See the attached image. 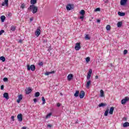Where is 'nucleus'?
Returning <instances> with one entry per match:
<instances>
[{
  "label": "nucleus",
  "mask_w": 129,
  "mask_h": 129,
  "mask_svg": "<svg viewBox=\"0 0 129 129\" xmlns=\"http://www.w3.org/2000/svg\"><path fill=\"white\" fill-rule=\"evenodd\" d=\"M28 10L31 11L33 14H36L38 12V7L35 5H30Z\"/></svg>",
  "instance_id": "1"
},
{
  "label": "nucleus",
  "mask_w": 129,
  "mask_h": 129,
  "mask_svg": "<svg viewBox=\"0 0 129 129\" xmlns=\"http://www.w3.org/2000/svg\"><path fill=\"white\" fill-rule=\"evenodd\" d=\"M27 70L28 71H30V70H31V71H35L36 70V66L35 65L32 64L30 66V64H27Z\"/></svg>",
  "instance_id": "2"
},
{
  "label": "nucleus",
  "mask_w": 129,
  "mask_h": 129,
  "mask_svg": "<svg viewBox=\"0 0 129 129\" xmlns=\"http://www.w3.org/2000/svg\"><path fill=\"white\" fill-rule=\"evenodd\" d=\"M74 9V5L73 4H68L67 6V11H72Z\"/></svg>",
  "instance_id": "3"
},
{
  "label": "nucleus",
  "mask_w": 129,
  "mask_h": 129,
  "mask_svg": "<svg viewBox=\"0 0 129 129\" xmlns=\"http://www.w3.org/2000/svg\"><path fill=\"white\" fill-rule=\"evenodd\" d=\"M128 100H129V97H125L124 99L121 100V104H125V103H126V102L128 101Z\"/></svg>",
  "instance_id": "4"
},
{
  "label": "nucleus",
  "mask_w": 129,
  "mask_h": 129,
  "mask_svg": "<svg viewBox=\"0 0 129 129\" xmlns=\"http://www.w3.org/2000/svg\"><path fill=\"white\" fill-rule=\"evenodd\" d=\"M75 49V50H76V51H79V50H80V49H81V46H80V42L76 43Z\"/></svg>",
  "instance_id": "5"
},
{
  "label": "nucleus",
  "mask_w": 129,
  "mask_h": 129,
  "mask_svg": "<svg viewBox=\"0 0 129 129\" xmlns=\"http://www.w3.org/2000/svg\"><path fill=\"white\" fill-rule=\"evenodd\" d=\"M79 96L80 98H83L84 96H85V92L84 91H81L79 93Z\"/></svg>",
  "instance_id": "6"
},
{
  "label": "nucleus",
  "mask_w": 129,
  "mask_h": 129,
  "mask_svg": "<svg viewBox=\"0 0 129 129\" xmlns=\"http://www.w3.org/2000/svg\"><path fill=\"white\" fill-rule=\"evenodd\" d=\"M4 6H6V7H9V0H5L4 2L2 4V7H4Z\"/></svg>",
  "instance_id": "7"
},
{
  "label": "nucleus",
  "mask_w": 129,
  "mask_h": 129,
  "mask_svg": "<svg viewBox=\"0 0 129 129\" xmlns=\"http://www.w3.org/2000/svg\"><path fill=\"white\" fill-rule=\"evenodd\" d=\"M17 118H18L19 121H23V114H19L17 115Z\"/></svg>",
  "instance_id": "8"
},
{
  "label": "nucleus",
  "mask_w": 129,
  "mask_h": 129,
  "mask_svg": "<svg viewBox=\"0 0 129 129\" xmlns=\"http://www.w3.org/2000/svg\"><path fill=\"white\" fill-rule=\"evenodd\" d=\"M22 99H23V95H22V94L19 95L18 99L17 100V103H20V102H21V100H22Z\"/></svg>",
  "instance_id": "9"
},
{
  "label": "nucleus",
  "mask_w": 129,
  "mask_h": 129,
  "mask_svg": "<svg viewBox=\"0 0 129 129\" xmlns=\"http://www.w3.org/2000/svg\"><path fill=\"white\" fill-rule=\"evenodd\" d=\"M41 34V30L37 29L35 31V35L37 37H39Z\"/></svg>",
  "instance_id": "10"
},
{
  "label": "nucleus",
  "mask_w": 129,
  "mask_h": 129,
  "mask_svg": "<svg viewBox=\"0 0 129 129\" xmlns=\"http://www.w3.org/2000/svg\"><path fill=\"white\" fill-rule=\"evenodd\" d=\"M72 79H73V74H70L68 76V81H71Z\"/></svg>",
  "instance_id": "11"
},
{
  "label": "nucleus",
  "mask_w": 129,
  "mask_h": 129,
  "mask_svg": "<svg viewBox=\"0 0 129 129\" xmlns=\"http://www.w3.org/2000/svg\"><path fill=\"white\" fill-rule=\"evenodd\" d=\"M127 3V0H121L120 5L121 6H125Z\"/></svg>",
  "instance_id": "12"
},
{
  "label": "nucleus",
  "mask_w": 129,
  "mask_h": 129,
  "mask_svg": "<svg viewBox=\"0 0 129 129\" xmlns=\"http://www.w3.org/2000/svg\"><path fill=\"white\" fill-rule=\"evenodd\" d=\"M25 91H26V94H30V93L32 92V89L29 87L25 90Z\"/></svg>",
  "instance_id": "13"
},
{
  "label": "nucleus",
  "mask_w": 129,
  "mask_h": 129,
  "mask_svg": "<svg viewBox=\"0 0 129 129\" xmlns=\"http://www.w3.org/2000/svg\"><path fill=\"white\" fill-rule=\"evenodd\" d=\"M107 105V103H101L98 105L99 107H103L104 106H106Z\"/></svg>",
  "instance_id": "14"
},
{
  "label": "nucleus",
  "mask_w": 129,
  "mask_h": 129,
  "mask_svg": "<svg viewBox=\"0 0 129 129\" xmlns=\"http://www.w3.org/2000/svg\"><path fill=\"white\" fill-rule=\"evenodd\" d=\"M114 110V107H111L110 108V110L109 111V113L110 114H113V111Z\"/></svg>",
  "instance_id": "15"
},
{
  "label": "nucleus",
  "mask_w": 129,
  "mask_h": 129,
  "mask_svg": "<svg viewBox=\"0 0 129 129\" xmlns=\"http://www.w3.org/2000/svg\"><path fill=\"white\" fill-rule=\"evenodd\" d=\"M79 93L80 92L79 90L76 91L75 94H74V96H75V97H78V96H79Z\"/></svg>",
  "instance_id": "16"
},
{
  "label": "nucleus",
  "mask_w": 129,
  "mask_h": 129,
  "mask_svg": "<svg viewBox=\"0 0 129 129\" xmlns=\"http://www.w3.org/2000/svg\"><path fill=\"white\" fill-rule=\"evenodd\" d=\"M3 96L4 98H6V99H9V98H10V97H9V94L8 93H5Z\"/></svg>",
  "instance_id": "17"
},
{
  "label": "nucleus",
  "mask_w": 129,
  "mask_h": 129,
  "mask_svg": "<svg viewBox=\"0 0 129 129\" xmlns=\"http://www.w3.org/2000/svg\"><path fill=\"white\" fill-rule=\"evenodd\" d=\"M30 4L32 5V6H34V5L37 4V0H31Z\"/></svg>",
  "instance_id": "18"
},
{
  "label": "nucleus",
  "mask_w": 129,
  "mask_h": 129,
  "mask_svg": "<svg viewBox=\"0 0 129 129\" xmlns=\"http://www.w3.org/2000/svg\"><path fill=\"white\" fill-rule=\"evenodd\" d=\"M118 15L120 17H124V16H125V13H123V12H118Z\"/></svg>",
  "instance_id": "19"
},
{
  "label": "nucleus",
  "mask_w": 129,
  "mask_h": 129,
  "mask_svg": "<svg viewBox=\"0 0 129 129\" xmlns=\"http://www.w3.org/2000/svg\"><path fill=\"white\" fill-rule=\"evenodd\" d=\"M90 84H91V81L89 80L87 82V84H86L87 88H89V86H90Z\"/></svg>",
  "instance_id": "20"
},
{
  "label": "nucleus",
  "mask_w": 129,
  "mask_h": 129,
  "mask_svg": "<svg viewBox=\"0 0 129 129\" xmlns=\"http://www.w3.org/2000/svg\"><path fill=\"white\" fill-rule=\"evenodd\" d=\"M123 127H126L127 126H129V122H125L123 124Z\"/></svg>",
  "instance_id": "21"
},
{
  "label": "nucleus",
  "mask_w": 129,
  "mask_h": 129,
  "mask_svg": "<svg viewBox=\"0 0 129 129\" xmlns=\"http://www.w3.org/2000/svg\"><path fill=\"white\" fill-rule=\"evenodd\" d=\"M1 21L2 23H4L5 22V20H6V16H2L1 17Z\"/></svg>",
  "instance_id": "22"
},
{
  "label": "nucleus",
  "mask_w": 129,
  "mask_h": 129,
  "mask_svg": "<svg viewBox=\"0 0 129 129\" xmlns=\"http://www.w3.org/2000/svg\"><path fill=\"white\" fill-rule=\"evenodd\" d=\"M100 94L101 97H103V96H104V92L102 90H101L100 92Z\"/></svg>",
  "instance_id": "23"
},
{
  "label": "nucleus",
  "mask_w": 129,
  "mask_h": 129,
  "mask_svg": "<svg viewBox=\"0 0 129 129\" xmlns=\"http://www.w3.org/2000/svg\"><path fill=\"white\" fill-rule=\"evenodd\" d=\"M118 28H120L122 26V22H118L117 24Z\"/></svg>",
  "instance_id": "24"
},
{
  "label": "nucleus",
  "mask_w": 129,
  "mask_h": 129,
  "mask_svg": "<svg viewBox=\"0 0 129 129\" xmlns=\"http://www.w3.org/2000/svg\"><path fill=\"white\" fill-rule=\"evenodd\" d=\"M109 111V109H107L106 110V111H105L104 113V116H107V115H108V112Z\"/></svg>",
  "instance_id": "25"
},
{
  "label": "nucleus",
  "mask_w": 129,
  "mask_h": 129,
  "mask_svg": "<svg viewBox=\"0 0 129 129\" xmlns=\"http://www.w3.org/2000/svg\"><path fill=\"white\" fill-rule=\"evenodd\" d=\"M11 31L12 32H15L16 31V27L14 26H12L11 27Z\"/></svg>",
  "instance_id": "26"
},
{
  "label": "nucleus",
  "mask_w": 129,
  "mask_h": 129,
  "mask_svg": "<svg viewBox=\"0 0 129 129\" xmlns=\"http://www.w3.org/2000/svg\"><path fill=\"white\" fill-rule=\"evenodd\" d=\"M80 14L82 15V16H84L85 15V11H84V10H81L80 12Z\"/></svg>",
  "instance_id": "27"
},
{
  "label": "nucleus",
  "mask_w": 129,
  "mask_h": 129,
  "mask_svg": "<svg viewBox=\"0 0 129 129\" xmlns=\"http://www.w3.org/2000/svg\"><path fill=\"white\" fill-rule=\"evenodd\" d=\"M34 96L35 97H39V96H40V92H37L35 93Z\"/></svg>",
  "instance_id": "28"
},
{
  "label": "nucleus",
  "mask_w": 129,
  "mask_h": 129,
  "mask_svg": "<svg viewBox=\"0 0 129 129\" xmlns=\"http://www.w3.org/2000/svg\"><path fill=\"white\" fill-rule=\"evenodd\" d=\"M0 60H1V61L3 62H5V61H6V57L4 56H1L0 57Z\"/></svg>",
  "instance_id": "29"
},
{
  "label": "nucleus",
  "mask_w": 129,
  "mask_h": 129,
  "mask_svg": "<svg viewBox=\"0 0 129 129\" xmlns=\"http://www.w3.org/2000/svg\"><path fill=\"white\" fill-rule=\"evenodd\" d=\"M42 104H45L46 103V100L44 97H42Z\"/></svg>",
  "instance_id": "30"
},
{
  "label": "nucleus",
  "mask_w": 129,
  "mask_h": 129,
  "mask_svg": "<svg viewBox=\"0 0 129 129\" xmlns=\"http://www.w3.org/2000/svg\"><path fill=\"white\" fill-rule=\"evenodd\" d=\"M25 7H26V5H25L24 3L21 4V9H22V10H24V9H25Z\"/></svg>",
  "instance_id": "31"
},
{
  "label": "nucleus",
  "mask_w": 129,
  "mask_h": 129,
  "mask_svg": "<svg viewBox=\"0 0 129 129\" xmlns=\"http://www.w3.org/2000/svg\"><path fill=\"white\" fill-rule=\"evenodd\" d=\"M85 39L86 40H90V37H89V35L86 34Z\"/></svg>",
  "instance_id": "32"
},
{
  "label": "nucleus",
  "mask_w": 129,
  "mask_h": 129,
  "mask_svg": "<svg viewBox=\"0 0 129 129\" xmlns=\"http://www.w3.org/2000/svg\"><path fill=\"white\" fill-rule=\"evenodd\" d=\"M106 29L107 30V31H109L110 30V25H107L106 27Z\"/></svg>",
  "instance_id": "33"
},
{
  "label": "nucleus",
  "mask_w": 129,
  "mask_h": 129,
  "mask_svg": "<svg viewBox=\"0 0 129 129\" xmlns=\"http://www.w3.org/2000/svg\"><path fill=\"white\" fill-rule=\"evenodd\" d=\"M51 115H52V113H48L45 117V118H49V117H50V116H51Z\"/></svg>",
  "instance_id": "34"
},
{
  "label": "nucleus",
  "mask_w": 129,
  "mask_h": 129,
  "mask_svg": "<svg viewBox=\"0 0 129 129\" xmlns=\"http://www.w3.org/2000/svg\"><path fill=\"white\" fill-rule=\"evenodd\" d=\"M86 61L87 63H88V62H90V57H86Z\"/></svg>",
  "instance_id": "35"
},
{
  "label": "nucleus",
  "mask_w": 129,
  "mask_h": 129,
  "mask_svg": "<svg viewBox=\"0 0 129 129\" xmlns=\"http://www.w3.org/2000/svg\"><path fill=\"white\" fill-rule=\"evenodd\" d=\"M92 74V70L90 69L88 73V75H91Z\"/></svg>",
  "instance_id": "36"
},
{
  "label": "nucleus",
  "mask_w": 129,
  "mask_h": 129,
  "mask_svg": "<svg viewBox=\"0 0 129 129\" xmlns=\"http://www.w3.org/2000/svg\"><path fill=\"white\" fill-rule=\"evenodd\" d=\"M39 66H43L44 65V63L42 61L38 63Z\"/></svg>",
  "instance_id": "37"
},
{
  "label": "nucleus",
  "mask_w": 129,
  "mask_h": 129,
  "mask_svg": "<svg viewBox=\"0 0 129 129\" xmlns=\"http://www.w3.org/2000/svg\"><path fill=\"white\" fill-rule=\"evenodd\" d=\"M91 77V75H88L87 77V80H89L90 79Z\"/></svg>",
  "instance_id": "38"
},
{
  "label": "nucleus",
  "mask_w": 129,
  "mask_h": 129,
  "mask_svg": "<svg viewBox=\"0 0 129 129\" xmlns=\"http://www.w3.org/2000/svg\"><path fill=\"white\" fill-rule=\"evenodd\" d=\"M8 80L9 79L7 78H4L3 79V81H4V82H7Z\"/></svg>",
  "instance_id": "39"
},
{
  "label": "nucleus",
  "mask_w": 129,
  "mask_h": 129,
  "mask_svg": "<svg viewBox=\"0 0 129 129\" xmlns=\"http://www.w3.org/2000/svg\"><path fill=\"white\" fill-rule=\"evenodd\" d=\"M126 54H127V50L125 49V50H124V51H123V54L126 55Z\"/></svg>",
  "instance_id": "40"
},
{
  "label": "nucleus",
  "mask_w": 129,
  "mask_h": 129,
  "mask_svg": "<svg viewBox=\"0 0 129 129\" xmlns=\"http://www.w3.org/2000/svg\"><path fill=\"white\" fill-rule=\"evenodd\" d=\"M80 19L82 20V21H83V19H84V15H82L80 17Z\"/></svg>",
  "instance_id": "41"
},
{
  "label": "nucleus",
  "mask_w": 129,
  "mask_h": 129,
  "mask_svg": "<svg viewBox=\"0 0 129 129\" xmlns=\"http://www.w3.org/2000/svg\"><path fill=\"white\" fill-rule=\"evenodd\" d=\"M95 12H100V8H96L95 10Z\"/></svg>",
  "instance_id": "42"
},
{
  "label": "nucleus",
  "mask_w": 129,
  "mask_h": 129,
  "mask_svg": "<svg viewBox=\"0 0 129 129\" xmlns=\"http://www.w3.org/2000/svg\"><path fill=\"white\" fill-rule=\"evenodd\" d=\"M7 17H9V18H11V17H12V13H9L8 14H7Z\"/></svg>",
  "instance_id": "43"
},
{
  "label": "nucleus",
  "mask_w": 129,
  "mask_h": 129,
  "mask_svg": "<svg viewBox=\"0 0 129 129\" xmlns=\"http://www.w3.org/2000/svg\"><path fill=\"white\" fill-rule=\"evenodd\" d=\"M3 33H5V30H1L0 31V36H1V35H2Z\"/></svg>",
  "instance_id": "44"
},
{
  "label": "nucleus",
  "mask_w": 129,
  "mask_h": 129,
  "mask_svg": "<svg viewBox=\"0 0 129 129\" xmlns=\"http://www.w3.org/2000/svg\"><path fill=\"white\" fill-rule=\"evenodd\" d=\"M54 73H55V71H52V72H48V74H54Z\"/></svg>",
  "instance_id": "45"
},
{
  "label": "nucleus",
  "mask_w": 129,
  "mask_h": 129,
  "mask_svg": "<svg viewBox=\"0 0 129 129\" xmlns=\"http://www.w3.org/2000/svg\"><path fill=\"white\" fill-rule=\"evenodd\" d=\"M4 88H5V86H4V85H2L1 87V90H4Z\"/></svg>",
  "instance_id": "46"
},
{
  "label": "nucleus",
  "mask_w": 129,
  "mask_h": 129,
  "mask_svg": "<svg viewBox=\"0 0 129 129\" xmlns=\"http://www.w3.org/2000/svg\"><path fill=\"white\" fill-rule=\"evenodd\" d=\"M33 101H34V103H36V102H37V101H38V100L37 99V98H34L33 99Z\"/></svg>",
  "instance_id": "47"
},
{
  "label": "nucleus",
  "mask_w": 129,
  "mask_h": 129,
  "mask_svg": "<svg viewBox=\"0 0 129 129\" xmlns=\"http://www.w3.org/2000/svg\"><path fill=\"white\" fill-rule=\"evenodd\" d=\"M11 118H12L13 121H15V116H12Z\"/></svg>",
  "instance_id": "48"
},
{
  "label": "nucleus",
  "mask_w": 129,
  "mask_h": 129,
  "mask_svg": "<svg viewBox=\"0 0 129 129\" xmlns=\"http://www.w3.org/2000/svg\"><path fill=\"white\" fill-rule=\"evenodd\" d=\"M57 107H60V106H61V104L60 103H57Z\"/></svg>",
  "instance_id": "49"
},
{
  "label": "nucleus",
  "mask_w": 129,
  "mask_h": 129,
  "mask_svg": "<svg viewBox=\"0 0 129 129\" xmlns=\"http://www.w3.org/2000/svg\"><path fill=\"white\" fill-rule=\"evenodd\" d=\"M127 119V118L126 117H124L123 118H122V120H125V121H126V120Z\"/></svg>",
  "instance_id": "50"
},
{
  "label": "nucleus",
  "mask_w": 129,
  "mask_h": 129,
  "mask_svg": "<svg viewBox=\"0 0 129 129\" xmlns=\"http://www.w3.org/2000/svg\"><path fill=\"white\" fill-rule=\"evenodd\" d=\"M47 127H52V124H47Z\"/></svg>",
  "instance_id": "51"
},
{
  "label": "nucleus",
  "mask_w": 129,
  "mask_h": 129,
  "mask_svg": "<svg viewBox=\"0 0 129 129\" xmlns=\"http://www.w3.org/2000/svg\"><path fill=\"white\" fill-rule=\"evenodd\" d=\"M45 75H46V76L49 75V72H46L45 73Z\"/></svg>",
  "instance_id": "52"
},
{
  "label": "nucleus",
  "mask_w": 129,
  "mask_h": 129,
  "mask_svg": "<svg viewBox=\"0 0 129 129\" xmlns=\"http://www.w3.org/2000/svg\"><path fill=\"white\" fill-rule=\"evenodd\" d=\"M33 20H34V18H33V17L31 18L30 19V22H32Z\"/></svg>",
  "instance_id": "53"
},
{
  "label": "nucleus",
  "mask_w": 129,
  "mask_h": 129,
  "mask_svg": "<svg viewBox=\"0 0 129 129\" xmlns=\"http://www.w3.org/2000/svg\"><path fill=\"white\" fill-rule=\"evenodd\" d=\"M47 40H44L43 41V43H47Z\"/></svg>",
  "instance_id": "54"
},
{
  "label": "nucleus",
  "mask_w": 129,
  "mask_h": 129,
  "mask_svg": "<svg viewBox=\"0 0 129 129\" xmlns=\"http://www.w3.org/2000/svg\"><path fill=\"white\" fill-rule=\"evenodd\" d=\"M97 23H100V20H99V19H97Z\"/></svg>",
  "instance_id": "55"
},
{
  "label": "nucleus",
  "mask_w": 129,
  "mask_h": 129,
  "mask_svg": "<svg viewBox=\"0 0 129 129\" xmlns=\"http://www.w3.org/2000/svg\"><path fill=\"white\" fill-rule=\"evenodd\" d=\"M95 79H98V76H95Z\"/></svg>",
  "instance_id": "56"
},
{
  "label": "nucleus",
  "mask_w": 129,
  "mask_h": 129,
  "mask_svg": "<svg viewBox=\"0 0 129 129\" xmlns=\"http://www.w3.org/2000/svg\"><path fill=\"white\" fill-rule=\"evenodd\" d=\"M22 129H27V127H26L24 126V127H22Z\"/></svg>",
  "instance_id": "57"
},
{
  "label": "nucleus",
  "mask_w": 129,
  "mask_h": 129,
  "mask_svg": "<svg viewBox=\"0 0 129 129\" xmlns=\"http://www.w3.org/2000/svg\"><path fill=\"white\" fill-rule=\"evenodd\" d=\"M22 40H19V42H20V43H22Z\"/></svg>",
  "instance_id": "58"
},
{
  "label": "nucleus",
  "mask_w": 129,
  "mask_h": 129,
  "mask_svg": "<svg viewBox=\"0 0 129 129\" xmlns=\"http://www.w3.org/2000/svg\"><path fill=\"white\" fill-rule=\"evenodd\" d=\"M75 123H78V120H77V121L75 122Z\"/></svg>",
  "instance_id": "59"
},
{
  "label": "nucleus",
  "mask_w": 129,
  "mask_h": 129,
  "mask_svg": "<svg viewBox=\"0 0 129 129\" xmlns=\"http://www.w3.org/2000/svg\"><path fill=\"white\" fill-rule=\"evenodd\" d=\"M60 95H63V94H62V93H60Z\"/></svg>",
  "instance_id": "60"
},
{
  "label": "nucleus",
  "mask_w": 129,
  "mask_h": 129,
  "mask_svg": "<svg viewBox=\"0 0 129 129\" xmlns=\"http://www.w3.org/2000/svg\"><path fill=\"white\" fill-rule=\"evenodd\" d=\"M111 66H112V64H111Z\"/></svg>",
  "instance_id": "61"
}]
</instances>
